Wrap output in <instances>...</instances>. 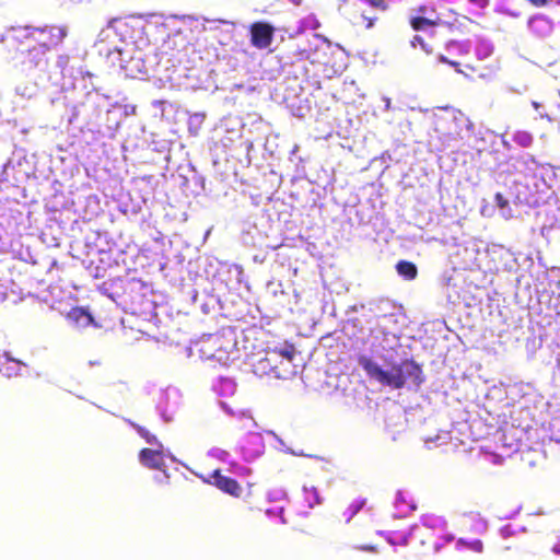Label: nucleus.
<instances>
[{
	"instance_id": "1",
	"label": "nucleus",
	"mask_w": 560,
	"mask_h": 560,
	"mask_svg": "<svg viewBox=\"0 0 560 560\" xmlns=\"http://www.w3.org/2000/svg\"><path fill=\"white\" fill-rule=\"evenodd\" d=\"M358 361L371 378L395 389L402 388L409 381L413 385L420 386L424 380L420 364L412 359L400 361L390 371L383 370L371 358L365 355L360 357Z\"/></svg>"
},
{
	"instance_id": "2",
	"label": "nucleus",
	"mask_w": 560,
	"mask_h": 560,
	"mask_svg": "<svg viewBox=\"0 0 560 560\" xmlns=\"http://www.w3.org/2000/svg\"><path fill=\"white\" fill-rule=\"evenodd\" d=\"M14 38L22 43L36 45L43 50L49 51L58 47L68 36V28L63 25H44L34 27L31 25L18 26L13 28Z\"/></svg>"
},
{
	"instance_id": "3",
	"label": "nucleus",
	"mask_w": 560,
	"mask_h": 560,
	"mask_svg": "<svg viewBox=\"0 0 560 560\" xmlns=\"http://www.w3.org/2000/svg\"><path fill=\"white\" fill-rule=\"evenodd\" d=\"M387 8L385 0H358L353 3L349 18L353 25L370 28Z\"/></svg>"
},
{
	"instance_id": "4",
	"label": "nucleus",
	"mask_w": 560,
	"mask_h": 560,
	"mask_svg": "<svg viewBox=\"0 0 560 560\" xmlns=\"http://www.w3.org/2000/svg\"><path fill=\"white\" fill-rule=\"evenodd\" d=\"M275 27L267 22H254L249 25L250 44L258 49L268 48L275 36Z\"/></svg>"
},
{
	"instance_id": "5",
	"label": "nucleus",
	"mask_w": 560,
	"mask_h": 560,
	"mask_svg": "<svg viewBox=\"0 0 560 560\" xmlns=\"http://www.w3.org/2000/svg\"><path fill=\"white\" fill-rule=\"evenodd\" d=\"M211 483L222 492L230 494L234 498H240L242 494L241 485L233 478L221 474L220 469H215L210 475Z\"/></svg>"
},
{
	"instance_id": "6",
	"label": "nucleus",
	"mask_w": 560,
	"mask_h": 560,
	"mask_svg": "<svg viewBox=\"0 0 560 560\" xmlns=\"http://www.w3.org/2000/svg\"><path fill=\"white\" fill-rule=\"evenodd\" d=\"M238 446L246 459H253L261 452V436L258 433H249L240 440Z\"/></svg>"
},
{
	"instance_id": "7",
	"label": "nucleus",
	"mask_w": 560,
	"mask_h": 560,
	"mask_svg": "<svg viewBox=\"0 0 560 560\" xmlns=\"http://www.w3.org/2000/svg\"><path fill=\"white\" fill-rule=\"evenodd\" d=\"M323 40V37L318 34H313L312 38H308L306 43L298 44L294 55L299 60H308L314 63L315 57L318 51V42Z\"/></svg>"
},
{
	"instance_id": "8",
	"label": "nucleus",
	"mask_w": 560,
	"mask_h": 560,
	"mask_svg": "<svg viewBox=\"0 0 560 560\" xmlns=\"http://www.w3.org/2000/svg\"><path fill=\"white\" fill-rule=\"evenodd\" d=\"M442 23V19L434 9H430V13L428 15H412L409 19L410 26L417 32L439 26Z\"/></svg>"
},
{
	"instance_id": "9",
	"label": "nucleus",
	"mask_w": 560,
	"mask_h": 560,
	"mask_svg": "<svg viewBox=\"0 0 560 560\" xmlns=\"http://www.w3.org/2000/svg\"><path fill=\"white\" fill-rule=\"evenodd\" d=\"M26 48V54L22 62L26 65L28 68H37L42 65H47L46 50L40 49L36 45L24 44Z\"/></svg>"
},
{
	"instance_id": "10",
	"label": "nucleus",
	"mask_w": 560,
	"mask_h": 560,
	"mask_svg": "<svg viewBox=\"0 0 560 560\" xmlns=\"http://www.w3.org/2000/svg\"><path fill=\"white\" fill-rule=\"evenodd\" d=\"M139 459L142 465L151 469H162L165 466L161 450L142 448L139 453Z\"/></svg>"
},
{
	"instance_id": "11",
	"label": "nucleus",
	"mask_w": 560,
	"mask_h": 560,
	"mask_svg": "<svg viewBox=\"0 0 560 560\" xmlns=\"http://www.w3.org/2000/svg\"><path fill=\"white\" fill-rule=\"evenodd\" d=\"M25 364L16 359L9 355L8 352L0 354V374L11 378L21 374V371Z\"/></svg>"
},
{
	"instance_id": "12",
	"label": "nucleus",
	"mask_w": 560,
	"mask_h": 560,
	"mask_svg": "<svg viewBox=\"0 0 560 560\" xmlns=\"http://www.w3.org/2000/svg\"><path fill=\"white\" fill-rule=\"evenodd\" d=\"M396 270L399 276L404 277L406 280H413L418 275L417 266L407 260H400L396 265Z\"/></svg>"
},
{
	"instance_id": "13",
	"label": "nucleus",
	"mask_w": 560,
	"mask_h": 560,
	"mask_svg": "<svg viewBox=\"0 0 560 560\" xmlns=\"http://www.w3.org/2000/svg\"><path fill=\"white\" fill-rule=\"evenodd\" d=\"M303 497L304 501L307 503L310 508H314L315 505H318L322 502L319 493L315 487H304Z\"/></svg>"
},
{
	"instance_id": "14",
	"label": "nucleus",
	"mask_w": 560,
	"mask_h": 560,
	"mask_svg": "<svg viewBox=\"0 0 560 560\" xmlns=\"http://www.w3.org/2000/svg\"><path fill=\"white\" fill-rule=\"evenodd\" d=\"M275 352L287 360L292 361L296 354V349L293 343L285 342L282 347L276 348Z\"/></svg>"
},
{
	"instance_id": "15",
	"label": "nucleus",
	"mask_w": 560,
	"mask_h": 560,
	"mask_svg": "<svg viewBox=\"0 0 560 560\" xmlns=\"http://www.w3.org/2000/svg\"><path fill=\"white\" fill-rule=\"evenodd\" d=\"M410 45L413 48L420 47L428 55H431L433 52V46L425 43L424 38L421 35H415L410 42Z\"/></svg>"
},
{
	"instance_id": "16",
	"label": "nucleus",
	"mask_w": 560,
	"mask_h": 560,
	"mask_svg": "<svg viewBox=\"0 0 560 560\" xmlns=\"http://www.w3.org/2000/svg\"><path fill=\"white\" fill-rule=\"evenodd\" d=\"M135 429L138 432V434L145 440L147 443L159 445L156 436L152 434L149 430L138 424L135 425Z\"/></svg>"
},
{
	"instance_id": "17",
	"label": "nucleus",
	"mask_w": 560,
	"mask_h": 560,
	"mask_svg": "<svg viewBox=\"0 0 560 560\" xmlns=\"http://www.w3.org/2000/svg\"><path fill=\"white\" fill-rule=\"evenodd\" d=\"M70 315L74 318V319H80L82 317L86 318L88 322H91L92 320V316L83 308H80V307H75L71 311Z\"/></svg>"
},
{
	"instance_id": "18",
	"label": "nucleus",
	"mask_w": 560,
	"mask_h": 560,
	"mask_svg": "<svg viewBox=\"0 0 560 560\" xmlns=\"http://www.w3.org/2000/svg\"><path fill=\"white\" fill-rule=\"evenodd\" d=\"M302 25L303 27H308L311 30H316L319 27V22L315 19V16L313 15H310L307 18L304 19V21L302 22Z\"/></svg>"
},
{
	"instance_id": "19",
	"label": "nucleus",
	"mask_w": 560,
	"mask_h": 560,
	"mask_svg": "<svg viewBox=\"0 0 560 560\" xmlns=\"http://www.w3.org/2000/svg\"><path fill=\"white\" fill-rule=\"evenodd\" d=\"M362 502H353L349 505V514L347 515V513L345 512L343 515L347 516V520H350L354 514H357L359 512V510L362 508Z\"/></svg>"
},
{
	"instance_id": "20",
	"label": "nucleus",
	"mask_w": 560,
	"mask_h": 560,
	"mask_svg": "<svg viewBox=\"0 0 560 560\" xmlns=\"http://www.w3.org/2000/svg\"><path fill=\"white\" fill-rule=\"evenodd\" d=\"M494 200H495V205L500 209H503V208L508 207V205H509V201L506 200V198L501 192H497L495 194Z\"/></svg>"
},
{
	"instance_id": "21",
	"label": "nucleus",
	"mask_w": 560,
	"mask_h": 560,
	"mask_svg": "<svg viewBox=\"0 0 560 560\" xmlns=\"http://www.w3.org/2000/svg\"><path fill=\"white\" fill-rule=\"evenodd\" d=\"M355 549L362 550V551H369V552H375L376 547L372 544H357L354 546Z\"/></svg>"
},
{
	"instance_id": "22",
	"label": "nucleus",
	"mask_w": 560,
	"mask_h": 560,
	"mask_svg": "<svg viewBox=\"0 0 560 560\" xmlns=\"http://www.w3.org/2000/svg\"><path fill=\"white\" fill-rule=\"evenodd\" d=\"M430 7L427 5H420L416 9L417 14L416 15H428L430 13Z\"/></svg>"
},
{
	"instance_id": "23",
	"label": "nucleus",
	"mask_w": 560,
	"mask_h": 560,
	"mask_svg": "<svg viewBox=\"0 0 560 560\" xmlns=\"http://www.w3.org/2000/svg\"><path fill=\"white\" fill-rule=\"evenodd\" d=\"M530 4L536 8H541L548 4V0H527Z\"/></svg>"
},
{
	"instance_id": "24",
	"label": "nucleus",
	"mask_w": 560,
	"mask_h": 560,
	"mask_svg": "<svg viewBox=\"0 0 560 560\" xmlns=\"http://www.w3.org/2000/svg\"><path fill=\"white\" fill-rule=\"evenodd\" d=\"M471 548L477 552H481L483 549V545L480 540H476V541L471 542Z\"/></svg>"
},
{
	"instance_id": "25",
	"label": "nucleus",
	"mask_w": 560,
	"mask_h": 560,
	"mask_svg": "<svg viewBox=\"0 0 560 560\" xmlns=\"http://www.w3.org/2000/svg\"><path fill=\"white\" fill-rule=\"evenodd\" d=\"M440 60H441L442 62L448 63V65H451V66H453V67L458 66V62H456V61H448V60L446 59V57H444V56H441V57H440Z\"/></svg>"
}]
</instances>
